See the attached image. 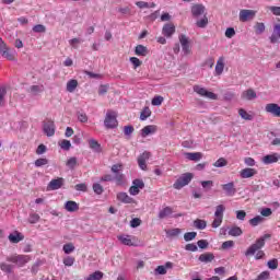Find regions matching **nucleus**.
I'll use <instances>...</instances> for the list:
<instances>
[{"label": "nucleus", "mask_w": 280, "mask_h": 280, "mask_svg": "<svg viewBox=\"0 0 280 280\" xmlns=\"http://www.w3.org/2000/svg\"><path fill=\"white\" fill-rule=\"evenodd\" d=\"M270 236L269 234H265L262 237L258 238L256 243H254L246 252L245 256L250 257V255H255L257 250H260V248H264L266 246V240H268Z\"/></svg>", "instance_id": "obj_1"}, {"label": "nucleus", "mask_w": 280, "mask_h": 280, "mask_svg": "<svg viewBox=\"0 0 280 280\" xmlns=\"http://www.w3.org/2000/svg\"><path fill=\"white\" fill-rule=\"evenodd\" d=\"M194 179V174L184 173L182 174L176 182L173 184L174 189H183V187H187Z\"/></svg>", "instance_id": "obj_2"}, {"label": "nucleus", "mask_w": 280, "mask_h": 280, "mask_svg": "<svg viewBox=\"0 0 280 280\" xmlns=\"http://www.w3.org/2000/svg\"><path fill=\"white\" fill-rule=\"evenodd\" d=\"M224 211H226V207H224V205H219L215 207L212 229H218L219 226H221L222 221L224 220Z\"/></svg>", "instance_id": "obj_3"}, {"label": "nucleus", "mask_w": 280, "mask_h": 280, "mask_svg": "<svg viewBox=\"0 0 280 280\" xmlns=\"http://www.w3.org/2000/svg\"><path fill=\"white\" fill-rule=\"evenodd\" d=\"M30 259L31 258L27 255H16V254L7 257V261H10L11 264H15L16 266H19V268H23L25 264H28Z\"/></svg>", "instance_id": "obj_4"}, {"label": "nucleus", "mask_w": 280, "mask_h": 280, "mask_svg": "<svg viewBox=\"0 0 280 280\" xmlns=\"http://www.w3.org/2000/svg\"><path fill=\"white\" fill-rule=\"evenodd\" d=\"M104 126L108 130H113V128H117V114L115 112H107L104 120Z\"/></svg>", "instance_id": "obj_5"}, {"label": "nucleus", "mask_w": 280, "mask_h": 280, "mask_svg": "<svg viewBox=\"0 0 280 280\" xmlns=\"http://www.w3.org/2000/svg\"><path fill=\"white\" fill-rule=\"evenodd\" d=\"M0 56H2V58H7V60H11V61L16 60V58L14 57V52L10 51V48L1 37H0Z\"/></svg>", "instance_id": "obj_6"}, {"label": "nucleus", "mask_w": 280, "mask_h": 280, "mask_svg": "<svg viewBox=\"0 0 280 280\" xmlns=\"http://www.w3.org/2000/svg\"><path fill=\"white\" fill-rule=\"evenodd\" d=\"M145 187V183L142 179H133L132 186L129 188L130 196H139L141 189Z\"/></svg>", "instance_id": "obj_7"}, {"label": "nucleus", "mask_w": 280, "mask_h": 280, "mask_svg": "<svg viewBox=\"0 0 280 280\" xmlns=\"http://www.w3.org/2000/svg\"><path fill=\"white\" fill-rule=\"evenodd\" d=\"M256 14L257 11L255 10L243 9L240 11L238 19L242 23H246V21H253Z\"/></svg>", "instance_id": "obj_8"}, {"label": "nucleus", "mask_w": 280, "mask_h": 280, "mask_svg": "<svg viewBox=\"0 0 280 280\" xmlns=\"http://www.w3.org/2000/svg\"><path fill=\"white\" fill-rule=\"evenodd\" d=\"M195 93L201 95V97H208V100H218V95L213 92L207 91L205 88H200V85L194 86Z\"/></svg>", "instance_id": "obj_9"}, {"label": "nucleus", "mask_w": 280, "mask_h": 280, "mask_svg": "<svg viewBox=\"0 0 280 280\" xmlns=\"http://www.w3.org/2000/svg\"><path fill=\"white\" fill-rule=\"evenodd\" d=\"M43 130L47 137H54L56 135V124H54V120L44 121Z\"/></svg>", "instance_id": "obj_10"}, {"label": "nucleus", "mask_w": 280, "mask_h": 280, "mask_svg": "<svg viewBox=\"0 0 280 280\" xmlns=\"http://www.w3.org/2000/svg\"><path fill=\"white\" fill-rule=\"evenodd\" d=\"M190 12L194 19H199V16H205V14H207V9L205 8V4H194Z\"/></svg>", "instance_id": "obj_11"}, {"label": "nucleus", "mask_w": 280, "mask_h": 280, "mask_svg": "<svg viewBox=\"0 0 280 280\" xmlns=\"http://www.w3.org/2000/svg\"><path fill=\"white\" fill-rule=\"evenodd\" d=\"M179 43L185 56H189V54H191V48L189 46V37L183 34L179 35Z\"/></svg>", "instance_id": "obj_12"}, {"label": "nucleus", "mask_w": 280, "mask_h": 280, "mask_svg": "<svg viewBox=\"0 0 280 280\" xmlns=\"http://www.w3.org/2000/svg\"><path fill=\"white\" fill-rule=\"evenodd\" d=\"M62 185H65V178L58 177L49 182L47 189L50 191H56L57 189H60Z\"/></svg>", "instance_id": "obj_13"}, {"label": "nucleus", "mask_w": 280, "mask_h": 280, "mask_svg": "<svg viewBox=\"0 0 280 280\" xmlns=\"http://www.w3.org/2000/svg\"><path fill=\"white\" fill-rule=\"evenodd\" d=\"M151 156V153L148 151H144L142 154L139 155L138 158V165L140 170H148V164H145V161H149Z\"/></svg>", "instance_id": "obj_14"}, {"label": "nucleus", "mask_w": 280, "mask_h": 280, "mask_svg": "<svg viewBox=\"0 0 280 280\" xmlns=\"http://www.w3.org/2000/svg\"><path fill=\"white\" fill-rule=\"evenodd\" d=\"M162 34L166 38H172V36H174V34H176V26H174V24H172V23L164 24V26L162 28Z\"/></svg>", "instance_id": "obj_15"}, {"label": "nucleus", "mask_w": 280, "mask_h": 280, "mask_svg": "<svg viewBox=\"0 0 280 280\" xmlns=\"http://www.w3.org/2000/svg\"><path fill=\"white\" fill-rule=\"evenodd\" d=\"M265 110L273 115V117H280V106L277 103L267 104Z\"/></svg>", "instance_id": "obj_16"}, {"label": "nucleus", "mask_w": 280, "mask_h": 280, "mask_svg": "<svg viewBox=\"0 0 280 280\" xmlns=\"http://www.w3.org/2000/svg\"><path fill=\"white\" fill-rule=\"evenodd\" d=\"M279 161H280L279 153L268 154L262 158V163L265 165H272V163H279Z\"/></svg>", "instance_id": "obj_17"}, {"label": "nucleus", "mask_w": 280, "mask_h": 280, "mask_svg": "<svg viewBox=\"0 0 280 280\" xmlns=\"http://www.w3.org/2000/svg\"><path fill=\"white\" fill-rule=\"evenodd\" d=\"M222 189L225 191L226 196H235V194H237V189L235 188V184L233 182L223 184Z\"/></svg>", "instance_id": "obj_18"}, {"label": "nucleus", "mask_w": 280, "mask_h": 280, "mask_svg": "<svg viewBox=\"0 0 280 280\" xmlns=\"http://www.w3.org/2000/svg\"><path fill=\"white\" fill-rule=\"evenodd\" d=\"M255 175H257V170L250 168V167L243 168L240 172L241 178H253V176H255Z\"/></svg>", "instance_id": "obj_19"}, {"label": "nucleus", "mask_w": 280, "mask_h": 280, "mask_svg": "<svg viewBox=\"0 0 280 280\" xmlns=\"http://www.w3.org/2000/svg\"><path fill=\"white\" fill-rule=\"evenodd\" d=\"M174 213V209L172 207H165L164 209L160 210L158 218L160 220H165V218H170Z\"/></svg>", "instance_id": "obj_20"}, {"label": "nucleus", "mask_w": 280, "mask_h": 280, "mask_svg": "<svg viewBox=\"0 0 280 280\" xmlns=\"http://www.w3.org/2000/svg\"><path fill=\"white\" fill-rule=\"evenodd\" d=\"M213 259H215L213 253H205L199 256V261H201V264H211Z\"/></svg>", "instance_id": "obj_21"}, {"label": "nucleus", "mask_w": 280, "mask_h": 280, "mask_svg": "<svg viewBox=\"0 0 280 280\" xmlns=\"http://www.w3.org/2000/svg\"><path fill=\"white\" fill-rule=\"evenodd\" d=\"M23 240H25V236L19 232L9 235V241L11 244H19V242H23Z\"/></svg>", "instance_id": "obj_22"}, {"label": "nucleus", "mask_w": 280, "mask_h": 280, "mask_svg": "<svg viewBox=\"0 0 280 280\" xmlns=\"http://www.w3.org/2000/svg\"><path fill=\"white\" fill-rule=\"evenodd\" d=\"M154 132H156V127L154 125H149L142 128L141 137L145 138L149 137V135H154Z\"/></svg>", "instance_id": "obj_23"}, {"label": "nucleus", "mask_w": 280, "mask_h": 280, "mask_svg": "<svg viewBox=\"0 0 280 280\" xmlns=\"http://www.w3.org/2000/svg\"><path fill=\"white\" fill-rule=\"evenodd\" d=\"M280 38V24H276L273 26V32L270 36V43L275 44L279 40Z\"/></svg>", "instance_id": "obj_24"}, {"label": "nucleus", "mask_w": 280, "mask_h": 280, "mask_svg": "<svg viewBox=\"0 0 280 280\" xmlns=\"http://www.w3.org/2000/svg\"><path fill=\"white\" fill-rule=\"evenodd\" d=\"M113 179L118 186L126 185V175L124 173H114Z\"/></svg>", "instance_id": "obj_25"}, {"label": "nucleus", "mask_w": 280, "mask_h": 280, "mask_svg": "<svg viewBox=\"0 0 280 280\" xmlns=\"http://www.w3.org/2000/svg\"><path fill=\"white\" fill-rule=\"evenodd\" d=\"M66 211H69V213H74V211H78L80 209V206L75 201H67L65 203Z\"/></svg>", "instance_id": "obj_26"}, {"label": "nucleus", "mask_w": 280, "mask_h": 280, "mask_svg": "<svg viewBox=\"0 0 280 280\" xmlns=\"http://www.w3.org/2000/svg\"><path fill=\"white\" fill-rule=\"evenodd\" d=\"M117 200H119V202H124L125 205H130L132 202V198L128 196V192H118Z\"/></svg>", "instance_id": "obj_27"}, {"label": "nucleus", "mask_w": 280, "mask_h": 280, "mask_svg": "<svg viewBox=\"0 0 280 280\" xmlns=\"http://www.w3.org/2000/svg\"><path fill=\"white\" fill-rule=\"evenodd\" d=\"M224 72V57H220L215 65V75H222Z\"/></svg>", "instance_id": "obj_28"}, {"label": "nucleus", "mask_w": 280, "mask_h": 280, "mask_svg": "<svg viewBox=\"0 0 280 280\" xmlns=\"http://www.w3.org/2000/svg\"><path fill=\"white\" fill-rule=\"evenodd\" d=\"M255 98H257V93L253 89H249L242 93V100L250 101V100H255Z\"/></svg>", "instance_id": "obj_29"}, {"label": "nucleus", "mask_w": 280, "mask_h": 280, "mask_svg": "<svg viewBox=\"0 0 280 280\" xmlns=\"http://www.w3.org/2000/svg\"><path fill=\"white\" fill-rule=\"evenodd\" d=\"M119 242H121V244H124L125 246H133L132 244V236L128 235V234H122L118 236Z\"/></svg>", "instance_id": "obj_30"}, {"label": "nucleus", "mask_w": 280, "mask_h": 280, "mask_svg": "<svg viewBox=\"0 0 280 280\" xmlns=\"http://www.w3.org/2000/svg\"><path fill=\"white\" fill-rule=\"evenodd\" d=\"M89 145H90L91 150H93V152H97V153L102 152V144H100V142H97V140L90 139Z\"/></svg>", "instance_id": "obj_31"}, {"label": "nucleus", "mask_w": 280, "mask_h": 280, "mask_svg": "<svg viewBox=\"0 0 280 280\" xmlns=\"http://www.w3.org/2000/svg\"><path fill=\"white\" fill-rule=\"evenodd\" d=\"M185 156H186V159H188V161L198 162L202 159V153H200V152L185 153Z\"/></svg>", "instance_id": "obj_32"}, {"label": "nucleus", "mask_w": 280, "mask_h": 280, "mask_svg": "<svg viewBox=\"0 0 280 280\" xmlns=\"http://www.w3.org/2000/svg\"><path fill=\"white\" fill-rule=\"evenodd\" d=\"M5 95H8V90L5 86H0V107L5 106Z\"/></svg>", "instance_id": "obj_33"}, {"label": "nucleus", "mask_w": 280, "mask_h": 280, "mask_svg": "<svg viewBox=\"0 0 280 280\" xmlns=\"http://www.w3.org/2000/svg\"><path fill=\"white\" fill-rule=\"evenodd\" d=\"M136 56H148V47L143 45L136 46L135 50Z\"/></svg>", "instance_id": "obj_34"}, {"label": "nucleus", "mask_w": 280, "mask_h": 280, "mask_svg": "<svg viewBox=\"0 0 280 280\" xmlns=\"http://www.w3.org/2000/svg\"><path fill=\"white\" fill-rule=\"evenodd\" d=\"M194 226L199 231H205V229H207V221L197 219L194 221Z\"/></svg>", "instance_id": "obj_35"}, {"label": "nucleus", "mask_w": 280, "mask_h": 280, "mask_svg": "<svg viewBox=\"0 0 280 280\" xmlns=\"http://www.w3.org/2000/svg\"><path fill=\"white\" fill-rule=\"evenodd\" d=\"M75 89H78V80L72 79V80L68 81V83H67L68 93H73V91H75Z\"/></svg>", "instance_id": "obj_36"}, {"label": "nucleus", "mask_w": 280, "mask_h": 280, "mask_svg": "<svg viewBox=\"0 0 280 280\" xmlns=\"http://www.w3.org/2000/svg\"><path fill=\"white\" fill-rule=\"evenodd\" d=\"M264 217L256 215L255 218L249 220L250 226H259V224L264 223Z\"/></svg>", "instance_id": "obj_37"}, {"label": "nucleus", "mask_w": 280, "mask_h": 280, "mask_svg": "<svg viewBox=\"0 0 280 280\" xmlns=\"http://www.w3.org/2000/svg\"><path fill=\"white\" fill-rule=\"evenodd\" d=\"M238 115L242 119H245V121H253V115L246 113L244 108L238 109Z\"/></svg>", "instance_id": "obj_38"}, {"label": "nucleus", "mask_w": 280, "mask_h": 280, "mask_svg": "<svg viewBox=\"0 0 280 280\" xmlns=\"http://www.w3.org/2000/svg\"><path fill=\"white\" fill-rule=\"evenodd\" d=\"M12 268L13 266L7 262H1L0 264V269L2 272H5L7 275H12Z\"/></svg>", "instance_id": "obj_39"}, {"label": "nucleus", "mask_w": 280, "mask_h": 280, "mask_svg": "<svg viewBox=\"0 0 280 280\" xmlns=\"http://www.w3.org/2000/svg\"><path fill=\"white\" fill-rule=\"evenodd\" d=\"M44 88L43 85H32L30 88V93H32V95H38L39 93H43Z\"/></svg>", "instance_id": "obj_40"}, {"label": "nucleus", "mask_w": 280, "mask_h": 280, "mask_svg": "<svg viewBox=\"0 0 280 280\" xmlns=\"http://www.w3.org/2000/svg\"><path fill=\"white\" fill-rule=\"evenodd\" d=\"M229 165V161L224 158H220L218 161L213 163V167H226Z\"/></svg>", "instance_id": "obj_41"}, {"label": "nucleus", "mask_w": 280, "mask_h": 280, "mask_svg": "<svg viewBox=\"0 0 280 280\" xmlns=\"http://www.w3.org/2000/svg\"><path fill=\"white\" fill-rule=\"evenodd\" d=\"M150 115H152V110H150V107H144L140 114L141 121H145V119H148Z\"/></svg>", "instance_id": "obj_42"}, {"label": "nucleus", "mask_w": 280, "mask_h": 280, "mask_svg": "<svg viewBox=\"0 0 280 280\" xmlns=\"http://www.w3.org/2000/svg\"><path fill=\"white\" fill-rule=\"evenodd\" d=\"M92 189L97 196H102L104 194V187L101 184H93Z\"/></svg>", "instance_id": "obj_43"}, {"label": "nucleus", "mask_w": 280, "mask_h": 280, "mask_svg": "<svg viewBox=\"0 0 280 280\" xmlns=\"http://www.w3.org/2000/svg\"><path fill=\"white\" fill-rule=\"evenodd\" d=\"M229 235L232 237H240L242 235V229L238 226H234L229 231Z\"/></svg>", "instance_id": "obj_44"}, {"label": "nucleus", "mask_w": 280, "mask_h": 280, "mask_svg": "<svg viewBox=\"0 0 280 280\" xmlns=\"http://www.w3.org/2000/svg\"><path fill=\"white\" fill-rule=\"evenodd\" d=\"M33 32H35V34H45L47 32V27L43 24H37L33 27Z\"/></svg>", "instance_id": "obj_45"}, {"label": "nucleus", "mask_w": 280, "mask_h": 280, "mask_svg": "<svg viewBox=\"0 0 280 280\" xmlns=\"http://www.w3.org/2000/svg\"><path fill=\"white\" fill-rule=\"evenodd\" d=\"M66 165L69 167V170H75V166L78 165V158H70Z\"/></svg>", "instance_id": "obj_46"}, {"label": "nucleus", "mask_w": 280, "mask_h": 280, "mask_svg": "<svg viewBox=\"0 0 280 280\" xmlns=\"http://www.w3.org/2000/svg\"><path fill=\"white\" fill-rule=\"evenodd\" d=\"M104 273L102 271H95L94 273L90 275L86 280H102Z\"/></svg>", "instance_id": "obj_47"}, {"label": "nucleus", "mask_w": 280, "mask_h": 280, "mask_svg": "<svg viewBox=\"0 0 280 280\" xmlns=\"http://www.w3.org/2000/svg\"><path fill=\"white\" fill-rule=\"evenodd\" d=\"M197 235H198V233H196V232H187L184 234V240H185V242H192V240H196Z\"/></svg>", "instance_id": "obj_48"}, {"label": "nucleus", "mask_w": 280, "mask_h": 280, "mask_svg": "<svg viewBox=\"0 0 280 280\" xmlns=\"http://www.w3.org/2000/svg\"><path fill=\"white\" fill-rule=\"evenodd\" d=\"M73 250H75V246H73L71 243L63 245V253H66V255H71Z\"/></svg>", "instance_id": "obj_49"}, {"label": "nucleus", "mask_w": 280, "mask_h": 280, "mask_svg": "<svg viewBox=\"0 0 280 280\" xmlns=\"http://www.w3.org/2000/svg\"><path fill=\"white\" fill-rule=\"evenodd\" d=\"M166 235L167 237H178L180 235V229L168 230L166 231Z\"/></svg>", "instance_id": "obj_50"}, {"label": "nucleus", "mask_w": 280, "mask_h": 280, "mask_svg": "<svg viewBox=\"0 0 280 280\" xmlns=\"http://www.w3.org/2000/svg\"><path fill=\"white\" fill-rule=\"evenodd\" d=\"M267 266L270 270H277V268H279V260L271 259L267 262Z\"/></svg>", "instance_id": "obj_51"}, {"label": "nucleus", "mask_w": 280, "mask_h": 280, "mask_svg": "<svg viewBox=\"0 0 280 280\" xmlns=\"http://www.w3.org/2000/svg\"><path fill=\"white\" fill-rule=\"evenodd\" d=\"M197 27H205L206 25H209V19L207 18V14L203 15V18L199 21H197Z\"/></svg>", "instance_id": "obj_52"}, {"label": "nucleus", "mask_w": 280, "mask_h": 280, "mask_svg": "<svg viewBox=\"0 0 280 280\" xmlns=\"http://www.w3.org/2000/svg\"><path fill=\"white\" fill-rule=\"evenodd\" d=\"M233 246H235V242L225 241L222 243L221 248H222V250H229V248H233Z\"/></svg>", "instance_id": "obj_53"}, {"label": "nucleus", "mask_w": 280, "mask_h": 280, "mask_svg": "<svg viewBox=\"0 0 280 280\" xmlns=\"http://www.w3.org/2000/svg\"><path fill=\"white\" fill-rule=\"evenodd\" d=\"M39 220H40V215H38L37 213H32L28 217L30 224H36Z\"/></svg>", "instance_id": "obj_54"}, {"label": "nucleus", "mask_w": 280, "mask_h": 280, "mask_svg": "<svg viewBox=\"0 0 280 280\" xmlns=\"http://www.w3.org/2000/svg\"><path fill=\"white\" fill-rule=\"evenodd\" d=\"M49 163V160L42 158L35 161V167H43Z\"/></svg>", "instance_id": "obj_55"}, {"label": "nucleus", "mask_w": 280, "mask_h": 280, "mask_svg": "<svg viewBox=\"0 0 280 280\" xmlns=\"http://www.w3.org/2000/svg\"><path fill=\"white\" fill-rule=\"evenodd\" d=\"M201 187L206 189V191H209L213 187V180H202Z\"/></svg>", "instance_id": "obj_56"}, {"label": "nucleus", "mask_w": 280, "mask_h": 280, "mask_svg": "<svg viewBox=\"0 0 280 280\" xmlns=\"http://www.w3.org/2000/svg\"><path fill=\"white\" fill-rule=\"evenodd\" d=\"M59 145L61 150H66V151L71 150V141L69 140H62Z\"/></svg>", "instance_id": "obj_57"}, {"label": "nucleus", "mask_w": 280, "mask_h": 280, "mask_svg": "<svg viewBox=\"0 0 280 280\" xmlns=\"http://www.w3.org/2000/svg\"><path fill=\"white\" fill-rule=\"evenodd\" d=\"M256 34H264L266 32V25L264 23H256Z\"/></svg>", "instance_id": "obj_58"}, {"label": "nucleus", "mask_w": 280, "mask_h": 280, "mask_svg": "<svg viewBox=\"0 0 280 280\" xmlns=\"http://www.w3.org/2000/svg\"><path fill=\"white\" fill-rule=\"evenodd\" d=\"M185 250H189L190 253H196L198 250V245L194 243H188L185 246Z\"/></svg>", "instance_id": "obj_59"}, {"label": "nucleus", "mask_w": 280, "mask_h": 280, "mask_svg": "<svg viewBox=\"0 0 280 280\" xmlns=\"http://www.w3.org/2000/svg\"><path fill=\"white\" fill-rule=\"evenodd\" d=\"M152 106H161L163 104V96H155L151 102Z\"/></svg>", "instance_id": "obj_60"}, {"label": "nucleus", "mask_w": 280, "mask_h": 280, "mask_svg": "<svg viewBox=\"0 0 280 280\" xmlns=\"http://www.w3.org/2000/svg\"><path fill=\"white\" fill-rule=\"evenodd\" d=\"M129 61L131 62V65H133L135 69L141 67V60L137 57H130Z\"/></svg>", "instance_id": "obj_61"}, {"label": "nucleus", "mask_w": 280, "mask_h": 280, "mask_svg": "<svg viewBox=\"0 0 280 280\" xmlns=\"http://www.w3.org/2000/svg\"><path fill=\"white\" fill-rule=\"evenodd\" d=\"M270 279V271H262L255 280H268Z\"/></svg>", "instance_id": "obj_62"}, {"label": "nucleus", "mask_w": 280, "mask_h": 280, "mask_svg": "<svg viewBox=\"0 0 280 280\" xmlns=\"http://www.w3.org/2000/svg\"><path fill=\"white\" fill-rule=\"evenodd\" d=\"M110 170L114 174H119V173H121V170H124V165L114 164Z\"/></svg>", "instance_id": "obj_63"}, {"label": "nucleus", "mask_w": 280, "mask_h": 280, "mask_svg": "<svg viewBox=\"0 0 280 280\" xmlns=\"http://www.w3.org/2000/svg\"><path fill=\"white\" fill-rule=\"evenodd\" d=\"M269 10L275 16H280V7H269Z\"/></svg>", "instance_id": "obj_64"}]
</instances>
